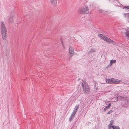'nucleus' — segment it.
Instances as JSON below:
<instances>
[{"label": "nucleus", "mask_w": 129, "mask_h": 129, "mask_svg": "<svg viewBox=\"0 0 129 129\" xmlns=\"http://www.w3.org/2000/svg\"><path fill=\"white\" fill-rule=\"evenodd\" d=\"M1 30L2 38L3 40L4 41L6 40V34L7 32V30L5 25L4 24L3 21L1 22Z\"/></svg>", "instance_id": "nucleus-1"}, {"label": "nucleus", "mask_w": 129, "mask_h": 129, "mask_svg": "<svg viewBox=\"0 0 129 129\" xmlns=\"http://www.w3.org/2000/svg\"><path fill=\"white\" fill-rule=\"evenodd\" d=\"M82 84L84 92L85 94H88L90 92V88L87 83L85 82V81L84 79L82 80Z\"/></svg>", "instance_id": "nucleus-2"}, {"label": "nucleus", "mask_w": 129, "mask_h": 129, "mask_svg": "<svg viewBox=\"0 0 129 129\" xmlns=\"http://www.w3.org/2000/svg\"><path fill=\"white\" fill-rule=\"evenodd\" d=\"M121 82V80L117 79L112 78L111 79H106L104 82H102V83H106L109 84H117Z\"/></svg>", "instance_id": "nucleus-3"}, {"label": "nucleus", "mask_w": 129, "mask_h": 129, "mask_svg": "<svg viewBox=\"0 0 129 129\" xmlns=\"http://www.w3.org/2000/svg\"><path fill=\"white\" fill-rule=\"evenodd\" d=\"M98 36L102 39L104 41L106 42L107 43H110L114 44L115 42L114 41L111 40L110 38L102 34H100L98 35Z\"/></svg>", "instance_id": "nucleus-4"}, {"label": "nucleus", "mask_w": 129, "mask_h": 129, "mask_svg": "<svg viewBox=\"0 0 129 129\" xmlns=\"http://www.w3.org/2000/svg\"><path fill=\"white\" fill-rule=\"evenodd\" d=\"M80 12L82 14H89L88 9L87 6H84L82 7L80 10Z\"/></svg>", "instance_id": "nucleus-5"}, {"label": "nucleus", "mask_w": 129, "mask_h": 129, "mask_svg": "<svg viewBox=\"0 0 129 129\" xmlns=\"http://www.w3.org/2000/svg\"><path fill=\"white\" fill-rule=\"evenodd\" d=\"M74 53L73 49L72 47H69V53L71 56H73Z\"/></svg>", "instance_id": "nucleus-6"}, {"label": "nucleus", "mask_w": 129, "mask_h": 129, "mask_svg": "<svg viewBox=\"0 0 129 129\" xmlns=\"http://www.w3.org/2000/svg\"><path fill=\"white\" fill-rule=\"evenodd\" d=\"M96 50L95 48H92L90 49L89 51L88 52V54L92 53L93 52H95Z\"/></svg>", "instance_id": "nucleus-7"}, {"label": "nucleus", "mask_w": 129, "mask_h": 129, "mask_svg": "<svg viewBox=\"0 0 129 129\" xmlns=\"http://www.w3.org/2000/svg\"><path fill=\"white\" fill-rule=\"evenodd\" d=\"M125 32L124 33V34L126 37H129V28L126 29Z\"/></svg>", "instance_id": "nucleus-8"}, {"label": "nucleus", "mask_w": 129, "mask_h": 129, "mask_svg": "<svg viewBox=\"0 0 129 129\" xmlns=\"http://www.w3.org/2000/svg\"><path fill=\"white\" fill-rule=\"evenodd\" d=\"M74 116L75 115L72 113L69 119V120L70 122H71L72 120L74 118Z\"/></svg>", "instance_id": "nucleus-9"}, {"label": "nucleus", "mask_w": 129, "mask_h": 129, "mask_svg": "<svg viewBox=\"0 0 129 129\" xmlns=\"http://www.w3.org/2000/svg\"><path fill=\"white\" fill-rule=\"evenodd\" d=\"M51 3L55 5L57 4V2L56 0H50Z\"/></svg>", "instance_id": "nucleus-10"}, {"label": "nucleus", "mask_w": 129, "mask_h": 129, "mask_svg": "<svg viewBox=\"0 0 129 129\" xmlns=\"http://www.w3.org/2000/svg\"><path fill=\"white\" fill-rule=\"evenodd\" d=\"M112 128L113 129H120V128L118 126L112 125Z\"/></svg>", "instance_id": "nucleus-11"}, {"label": "nucleus", "mask_w": 129, "mask_h": 129, "mask_svg": "<svg viewBox=\"0 0 129 129\" xmlns=\"http://www.w3.org/2000/svg\"><path fill=\"white\" fill-rule=\"evenodd\" d=\"M79 105H76L75 108L74 109V111H77L78 109L79 108Z\"/></svg>", "instance_id": "nucleus-12"}, {"label": "nucleus", "mask_w": 129, "mask_h": 129, "mask_svg": "<svg viewBox=\"0 0 129 129\" xmlns=\"http://www.w3.org/2000/svg\"><path fill=\"white\" fill-rule=\"evenodd\" d=\"M113 120H111L110 121V124H109L110 127H109V128H110L112 127V125L113 124Z\"/></svg>", "instance_id": "nucleus-13"}, {"label": "nucleus", "mask_w": 129, "mask_h": 129, "mask_svg": "<svg viewBox=\"0 0 129 129\" xmlns=\"http://www.w3.org/2000/svg\"><path fill=\"white\" fill-rule=\"evenodd\" d=\"M98 84L95 81L94 83V87H98Z\"/></svg>", "instance_id": "nucleus-14"}, {"label": "nucleus", "mask_w": 129, "mask_h": 129, "mask_svg": "<svg viewBox=\"0 0 129 129\" xmlns=\"http://www.w3.org/2000/svg\"><path fill=\"white\" fill-rule=\"evenodd\" d=\"M13 21V19L12 17L10 18L9 19V21L10 22H12Z\"/></svg>", "instance_id": "nucleus-15"}, {"label": "nucleus", "mask_w": 129, "mask_h": 129, "mask_svg": "<svg viewBox=\"0 0 129 129\" xmlns=\"http://www.w3.org/2000/svg\"><path fill=\"white\" fill-rule=\"evenodd\" d=\"M116 62V60H112L110 61V63H112V64Z\"/></svg>", "instance_id": "nucleus-16"}, {"label": "nucleus", "mask_w": 129, "mask_h": 129, "mask_svg": "<svg viewBox=\"0 0 129 129\" xmlns=\"http://www.w3.org/2000/svg\"><path fill=\"white\" fill-rule=\"evenodd\" d=\"M94 91L96 92H97L98 90V87H94Z\"/></svg>", "instance_id": "nucleus-17"}, {"label": "nucleus", "mask_w": 129, "mask_h": 129, "mask_svg": "<svg viewBox=\"0 0 129 129\" xmlns=\"http://www.w3.org/2000/svg\"><path fill=\"white\" fill-rule=\"evenodd\" d=\"M77 112L76 111H74L73 110V111L72 113L74 115H75Z\"/></svg>", "instance_id": "nucleus-18"}, {"label": "nucleus", "mask_w": 129, "mask_h": 129, "mask_svg": "<svg viewBox=\"0 0 129 129\" xmlns=\"http://www.w3.org/2000/svg\"><path fill=\"white\" fill-rule=\"evenodd\" d=\"M111 103H109L108 105V106L110 108V107L111 106Z\"/></svg>", "instance_id": "nucleus-19"}, {"label": "nucleus", "mask_w": 129, "mask_h": 129, "mask_svg": "<svg viewBox=\"0 0 129 129\" xmlns=\"http://www.w3.org/2000/svg\"><path fill=\"white\" fill-rule=\"evenodd\" d=\"M124 16L126 17H127L128 16V15L126 14H124Z\"/></svg>", "instance_id": "nucleus-20"}, {"label": "nucleus", "mask_w": 129, "mask_h": 129, "mask_svg": "<svg viewBox=\"0 0 129 129\" xmlns=\"http://www.w3.org/2000/svg\"><path fill=\"white\" fill-rule=\"evenodd\" d=\"M105 108H107V109H109L110 108V107H109L108 106H107L106 107H105Z\"/></svg>", "instance_id": "nucleus-21"}, {"label": "nucleus", "mask_w": 129, "mask_h": 129, "mask_svg": "<svg viewBox=\"0 0 129 129\" xmlns=\"http://www.w3.org/2000/svg\"><path fill=\"white\" fill-rule=\"evenodd\" d=\"M112 63H110H110L109 65H108V66H112Z\"/></svg>", "instance_id": "nucleus-22"}, {"label": "nucleus", "mask_w": 129, "mask_h": 129, "mask_svg": "<svg viewBox=\"0 0 129 129\" xmlns=\"http://www.w3.org/2000/svg\"><path fill=\"white\" fill-rule=\"evenodd\" d=\"M107 110V108H106L105 107L104 108V111H106V110Z\"/></svg>", "instance_id": "nucleus-23"}, {"label": "nucleus", "mask_w": 129, "mask_h": 129, "mask_svg": "<svg viewBox=\"0 0 129 129\" xmlns=\"http://www.w3.org/2000/svg\"><path fill=\"white\" fill-rule=\"evenodd\" d=\"M110 112H111V111H109V112H108V113H107V114H110Z\"/></svg>", "instance_id": "nucleus-24"}, {"label": "nucleus", "mask_w": 129, "mask_h": 129, "mask_svg": "<svg viewBox=\"0 0 129 129\" xmlns=\"http://www.w3.org/2000/svg\"><path fill=\"white\" fill-rule=\"evenodd\" d=\"M126 8L129 9V7H127Z\"/></svg>", "instance_id": "nucleus-25"}, {"label": "nucleus", "mask_w": 129, "mask_h": 129, "mask_svg": "<svg viewBox=\"0 0 129 129\" xmlns=\"http://www.w3.org/2000/svg\"><path fill=\"white\" fill-rule=\"evenodd\" d=\"M112 110H111V112H112Z\"/></svg>", "instance_id": "nucleus-26"}]
</instances>
